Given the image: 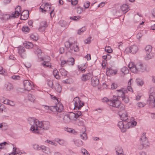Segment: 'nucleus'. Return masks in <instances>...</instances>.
I'll return each instance as SVG.
<instances>
[{"mask_svg": "<svg viewBox=\"0 0 155 155\" xmlns=\"http://www.w3.org/2000/svg\"><path fill=\"white\" fill-rule=\"evenodd\" d=\"M137 105L138 107H141L144 106L146 105V104L140 102L138 103Z\"/></svg>", "mask_w": 155, "mask_h": 155, "instance_id": "59", "label": "nucleus"}, {"mask_svg": "<svg viewBox=\"0 0 155 155\" xmlns=\"http://www.w3.org/2000/svg\"><path fill=\"white\" fill-rule=\"evenodd\" d=\"M53 74L55 78L57 79H59L60 76L59 75V72L56 69H54L53 71Z\"/></svg>", "mask_w": 155, "mask_h": 155, "instance_id": "35", "label": "nucleus"}, {"mask_svg": "<svg viewBox=\"0 0 155 155\" xmlns=\"http://www.w3.org/2000/svg\"><path fill=\"white\" fill-rule=\"evenodd\" d=\"M28 98L29 101L33 102H34L35 101L36 99L35 95L30 94H28Z\"/></svg>", "mask_w": 155, "mask_h": 155, "instance_id": "27", "label": "nucleus"}, {"mask_svg": "<svg viewBox=\"0 0 155 155\" xmlns=\"http://www.w3.org/2000/svg\"><path fill=\"white\" fill-rule=\"evenodd\" d=\"M39 10L41 12L44 13L51 11L50 15L51 17H52L54 15V14L53 13L54 8H52L51 5L48 3L42 4L40 7Z\"/></svg>", "mask_w": 155, "mask_h": 155, "instance_id": "4", "label": "nucleus"}, {"mask_svg": "<svg viewBox=\"0 0 155 155\" xmlns=\"http://www.w3.org/2000/svg\"><path fill=\"white\" fill-rule=\"evenodd\" d=\"M33 148L34 149L38 150H40V146H39L38 144H35L33 145Z\"/></svg>", "mask_w": 155, "mask_h": 155, "instance_id": "54", "label": "nucleus"}, {"mask_svg": "<svg viewBox=\"0 0 155 155\" xmlns=\"http://www.w3.org/2000/svg\"><path fill=\"white\" fill-rule=\"evenodd\" d=\"M86 30V29L85 27H82L78 31V33L79 35H81L84 31H85Z\"/></svg>", "mask_w": 155, "mask_h": 155, "instance_id": "48", "label": "nucleus"}, {"mask_svg": "<svg viewBox=\"0 0 155 155\" xmlns=\"http://www.w3.org/2000/svg\"><path fill=\"white\" fill-rule=\"evenodd\" d=\"M128 67L130 71L132 72L137 73V70L136 69L135 64H134L133 62H130L128 65Z\"/></svg>", "mask_w": 155, "mask_h": 155, "instance_id": "21", "label": "nucleus"}, {"mask_svg": "<svg viewBox=\"0 0 155 155\" xmlns=\"http://www.w3.org/2000/svg\"><path fill=\"white\" fill-rule=\"evenodd\" d=\"M81 151L83 153L84 155H89V154L87 151L84 149H82L81 150Z\"/></svg>", "mask_w": 155, "mask_h": 155, "instance_id": "56", "label": "nucleus"}, {"mask_svg": "<svg viewBox=\"0 0 155 155\" xmlns=\"http://www.w3.org/2000/svg\"><path fill=\"white\" fill-rule=\"evenodd\" d=\"M92 76L90 73H88L86 74H83L81 77V79L83 81H85L89 79Z\"/></svg>", "mask_w": 155, "mask_h": 155, "instance_id": "20", "label": "nucleus"}, {"mask_svg": "<svg viewBox=\"0 0 155 155\" xmlns=\"http://www.w3.org/2000/svg\"><path fill=\"white\" fill-rule=\"evenodd\" d=\"M69 2H71V4L72 5H75L78 4V1L77 0H75L72 1V0H69Z\"/></svg>", "mask_w": 155, "mask_h": 155, "instance_id": "61", "label": "nucleus"}, {"mask_svg": "<svg viewBox=\"0 0 155 155\" xmlns=\"http://www.w3.org/2000/svg\"><path fill=\"white\" fill-rule=\"evenodd\" d=\"M120 9L122 11L125 12V13H126L129 10V6L127 4H123L120 6Z\"/></svg>", "mask_w": 155, "mask_h": 155, "instance_id": "26", "label": "nucleus"}, {"mask_svg": "<svg viewBox=\"0 0 155 155\" xmlns=\"http://www.w3.org/2000/svg\"><path fill=\"white\" fill-rule=\"evenodd\" d=\"M35 48H36L37 50L35 51V52L37 54H40L41 53V49L37 47V46H35Z\"/></svg>", "mask_w": 155, "mask_h": 155, "instance_id": "62", "label": "nucleus"}, {"mask_svg": "<svg viewBox=\"0 0 155 155\" xmlns=\"http://www.w3.org/2000/svg\"><path fill=\"white\" fill-rule=\"evenodd\" d=\"M123 91H124L123 88H122L120 90H117V94L118 95V97H121V95H122V93H121L120 92L121 91L122 92L123 94L124 95H125L124 92Z\"/></svg>", "mask_w": 155, "mask_h": 155, "instance_id": "42", "label": "nucleus"}, {"mask_svg": "<svg viewBox=\"0 0 155 155\" xmlns=\"http://www.w3.org/2000/svg\"><path fill=\"white\" fill-rule=\"evenodd\" d=\"M56 106H50V110L53 112H58L60 113L61 112L63 109V106L62 104L60 103H56Z\"/></svg>", "mask_w": 155, "mask_h": 155, "instance_id": "7", "label": "nucleus"}, {"mask_svg": "<svg viewBox=\"0 0 155 155\" xmlns=\"http://www.w3.org/2000/svg\"><path fill=\"white\" fill-rule=\"evenodd\" d=\"M50 127V124L48 122H42V125L41 126V130H48L49 129Z\"/></svg>", "mask_w": 155, "mask_h": 155, "instance_id": "22", "label": "nucleus"}, {"mask_svg": "<svg viewBox=\"0 0 155 155\" xmlns=\"http://www.w3.org/2000/svg\"><path fill=\"white\" fill-rule=\"evenodd\" d=\"M12 78L14 80H18L20 79V76L19 75H13L12 77Z\"/></svg>", "mask_w": 155, "mask_h": 155, "instance_id": "58", "label": "nucleus"}, {"mask_svg": "<svg viewBox=\"0 0 155 155\" xmlns=\"http://www.w3.org/2000/svg\"><path fill=\"white\" fill-rule=\"evenodd\" d=\"M74 114L75 115L74 117V120H76V119L78 118H80V117L82 115V113L81 111H78L76 113H74Z\"/></svg>", "mask_w": 155, "mask_h": 155, "instance_id": "37", "label": "nucleus"}, {"mask_svg": "<svg viewBox=\"0 0 155 155\" xmlns=\"http://www.w3.org/2000/svg\"><path fill=\"white\" fill-rule=\"evenodd\" d=\"M60 73L62 76H65L67 74V72L63 68L60 69Z\"/></svg>", "mask_w": 155, "mask_h": 155, "instance_id": "44", "label": "nucleus"}, {"mask_svg": "<svg viewBox=\"0 0 155 155\" xmlns=\"http://www.w3.org/2000/svg\"><path fill=\"white\" fill-rule=\"evenodd\" d=\"M75 115L74 113L71 112L69 114L64 116L63 120V121L65 123H68L72 120H74Z\"/></svg>", "mask_w": 155, "mask_h": 155, "instance_id": "6", "label": "nucleus"}, {"mask_svg": "<svg viewBox=\"0 0 155 155\" xmlns=\"http://www.w3.org/2000/svg\"><path fill=\"white\" fill-rule=\"evenodd\" d=\"M47 148L44 145L40 146V150H42V151L44 152H45Z\"/></svg>", "mask_w": 155, "mask_h": 155, "instance_id": "55", "label": "nucleus"}, {"mask_svg": "<svg viewBox=\"0 0 155 155\" xmlns=\"http://www.w3.org/2000/svg\"><path fill=\"white\" fill-rule=\"evenodd\" d=\"M2 102L5 104L9 105L11 106H14L15 105V104L14 102L7 99L4 100Z\"/></svg>", "mask_w": 155, "mask_h": 155, "instance_id": "28", "label": "nucleus"}, {"mask_svg": "<svg viewBox=\"0 0 155 155\" xmlns=\"http://www.w3.org/2000/svg\"><path fill=\"white\" fill-rule=\"evenodd\" d=\"M31 38L35 41H37L38 39V38L37 35L32 34L30 36Z\"/></svg>", "mask_w": 155, "mask_h": 155, "instance_id": "46", "label": "nucleus"}, {"mask_svg": "<svg viewBox=\"0 0 155 155\" xmlns=\"http://www.w3.org/2000/svg\"><path fill=\"white\" fill-rule=\"evenodd\" d=\"M138 49L137 46L136 45H134L130 46V48H127L126 50L127 52H131L133 54H134L137 51Z\"/></svg>", "mask_w": 155, "mask_h": 155, "instance_id": "15", "label": "nucleus"}, {"mask_svg": "<svg viewBox=\"0 0 155 155\" xmlns=\"http://www.w3.org/2000/svg\"><path fill=\"white\" fill-rule=\"evenodd\" d=\"M18 52L21 58H24L26 57L25 51L22 46H19L18 48Z\"/></svg>", "mask_w": 155, "mask_h": 155, "instance_id": "14", "label": "nucleus"}, {"mask_svg": "<svg viewBox=\"0 0 155 155\" xmlns=\"http://www.w3.org/2000/svg\"><path fill=\"white\" fill-rule=\"evenodd\" d=\"M23 84L25 89L28 91L31 90L34 87L33 82L30 80H24Z\"/></svg>", "mask_w": 155, "mask_h": 155, "instance_id": "9", "label": "nucleus"}, {"mask_svg": "<svg viewBox=\"0 0 155 155\" xmlns=\"http://www.w3.org/2000/svg\"><path fill=\"white\" fill-rule=\"evenodd\" d=\"M146 133H143L141 136L140 140L141 141V143H143V144L148 145V143L147 137L145 136Z\"/></svg>", "mask_w": 155, "mask_h": 155, "instance_id": "18", "label": "nucleus"}, {"mask_svg": "<svg viewBox=\"0 0 155 155\" xmlns=\"http://www.w3.org/2000/svg\"><path fill=\"white\" fill-rule=\"evenodd\" d=\"M148 102L151 107H155V93L152 92L150 94Z\"/></svg>", "mask_w": 155, "mask_h": 155, "instance_id": "11", "label": "nucleus"}, {"mask_svg": "<svg viewBox=\"0 0 155 155\" xmlns=\"http://www.w3.org/2000/svg\"><path fill=\"white\" fill-rule=\"evenodd\" d=\"M121 71L122 72V73L125 74L127 73L128 71V70L127 68L126 67H123L121 69Z\"/></svg>", "mask_w": 155, "mask_h": 155, "instance_id": "49", "label": "nucleus"}, {"mask_svg": "<svg viewBox=\"0 0 155 155\" xmlns=\"http://www.w3.org/2000/svg\"><path fill=\"white\" fill-rule=\"evenodd\" d=\"M79 121L78 124L79 126H83V130L82 132H81L80 133V137L81 139L84 140H86L87 139V136L86 134L85 133L86 129L85 127L84 126V120L82 119L80 120V118L79 119Z\"/></svg>", "mask_w": 155, "mask_h": 155, "instance_id": "5", "label": "nucleus"}, {"mask_svg": "<svg viewBox=\"0 0 155 155\" xmlns=\"http://www.w3.org/2000/svg\"><path fill=\"white\" fill-rule=\"evenodd\" d=\"M81 17L80 16H74L73 17H71L70 19L74 21H77Z\"/></svg>", "mask_w": 155, "mask_h": 155, "instance_id": "63", "label": "nucleus"}, {"mask_svg": "<svg viewBox=\"0 0 155 155\" xmlns=\"http://www.w3.org/2000/svg\"><path fill=\"white\" fill-rule=\"evenodd\" d=\"M54 89L57 92L59 93L61 92L62 90V88L61 86L57 83H56L55 84Z\"/></svg>", "mask_w": 155, "mask_h": 155, "instance_id": "31", "label": "nucleus"}, {"mask_svg": "<svg viewBox=\"0 0 155 155\" xmlns=\"http://www.w3.org/2000/svg\"><path fill=\"white\" fill-rule=\"evenodd\" d=\"M55 141L58 143L60 145L63 146L65 143V141L63 139H58V138L55 139Z\"/></svg>", "mask_w": 155, "mask_h": 155, "instance_id": "38", "label": "nucleus"}, {"mask_svg": "<svg viewBox=\"0 0 155 155\" xmlns=\"http://www.w3.org/2000/svg\"><path fill=\"white\" fill-rule=\"evenodd\" d=\"M115 149L117 155H124L123 149L120 147H117Z\"/></svg>", "mask_w": 155, "mask_h": 155, "instance_id": "25", "label": "nucleus"}, {"mask_svg": "<svg viewBox=\"0 0 155 155\" xmlns=\"http://www.w3.org/2000/svg\"><path fill=\"white\" fill-rule=\"evenodd\" d=\"M73 101L74 103V108L79 109L84 105V103L81 102L79 97H76L74 98Z\"/></svg>", "mask_w": 155, "mask_h": 155, "instance_id": "10", "label": "nucleus"}, {"mask_svg": "<svg viewBox=\"0 0 155 155\" xmlns=\"http://www.w3.org/2000/svg\"><path fill=\"white\" fill-rule=\"evenodd\" d=\"M16 149L17 148H16L13 147V152L11 154H10L9 155H13V154L15 155L17 154L18 152L16 151Z\"/></svg>", "mask_w": 155, "mask_h": 155, "instance_id": "64", "label": "nucleus"}, {"mask_svg": "<svg viewBox=\"0 0 155 155\" xmlns=\"http://www.w3.org/2000/svg\"><path fill=\"white\" fill-rule=\"evenodd\" d=\"M24 44L25 48L28 49L32 48L33 46V44L32 43L29 42L24 43Z\"/></svg>", "mask_w": 155, "mask_h": 155, "instance_id": "33", "label": "nucleus"}, {"mask_svg": "<svg viewBox=\"0 0 155 155\" xmlns=\"http://www.w3.org/2000/svg\"><path fill=\"white\" fill-rule=\"evenodd\" d=\"M47 84L49 87L52 88H53V81L51 80H47Z\"/></svg>", "mask_w": 155, "mask_h": 155, "instance_id": "43", "label": "nucleus"}, {"mask_svg": "<svg viewBox=\"0 0 155 155\" xmlns=\"http://www.w3.org/2000/svg\"><path fill=\"white\" fill-rule=\"evenodd\" d=\"M11 17L13 18L12 17V15H10L8 14H4L2 15V19L5 21H6Z\"/></svg>", "mask_w": 155, "mask_h": 155, "instance_id": "36", "label": "nucleus"}, {"mask_svg": "<svg viewBox=\"0 0 155 155\" xmlns=\"http://www.w3.org/2000/svg\"><path fill=\"white\" fill-rule=\"evenodd\" d=\"M29 12L28 10L24 11L20 16V19L21 20H25L27 19L29 17Z\"/></svg>", "mask_w": 155, "mask_h": 155, "instance_id": "17", "label": "nucleus"}, {"mask_svg": "<svg viewBox=\"0 0 155 155\" xmlns=\"http://www.w3.org/2000/svg\"><path fill=\"white\" fill-rule=\"evenodd\" d=\"M12 84L9 82H7L4 85V89L7 91H10L13 89Z\"/></svg>", "mask_w": 155, "mask_h": 155, "instance_id": "24", "label": "nucleus"}, {"mask_svg": "<svg viewBox=\"0 0 155 155\" xmlns=\"http://www.w3.org/2000/svg\"><path fill=\"white\" fill-rule=\"evenodd\" d=\"M28 122L31 125L30 130L35 134H39L41 130L42 122L34 117H29Z\"/></svg>", "mask_w": 155, "mask_h": 155, "instance_id": "2", "label": "nucleus"}, {"mask_svg": "<svg viewBox=\"0 0 155 155\" xmlns=\"http://www.w3.org/2000/svg\"><path fill=\"white\" fill-rule=\"evenodd\" d=\"M48 62V61H44V62L42 63V64L44 67H50L51 68L52 66L51 65V64Z\"/></svg>", "mask_w": 155, "mask_h": 155, "instance_id": "39", "label": "nucleus"}, {"mask_svg": "<svg viewBox=\"0 0 155 155\" xmlns=\"http://www.w3.org/2000/svg\"><path fill=\"white\" fill-rule=\"evenodd\" d=\"M118 114L122 121H119L117 126L120 129L122 132H124L126 131L127 129L136 125L137 122L135 121L127 122L128 117L126 111H124L123 112H121V111L119 110Z\"/></svg>", "mask_w": 155, "mask_h": 155, "instance_id": "1", "label": "nucleus"}, {"mask_svg": "<svg viewBox=\"0 0 155 155\" xmlns=\"http://www.w3.org/2000/svg\"><path fill=\"white\" fill-rule=\"evenodd\" d=\"M74 142L75 144L78 147L80 146L83 144L82 141L80 140H76Z\"/></svg>", "mask_w": 155, "mask_h": 155, "instance_id": "41", "label": "nucleus"}, {"mask_svg": "<svg viewBox=\"0 0 155 155\" xmlns=\"http://www.w3.org/2000/svg\"><path fill=\"white\" fill-rule=\"evenodd\" d=\"M90 5V2L89 1L85 2L84 5V7L85 8H88Z\"/></svg>", "mask_w": 155, "mask_h": 155, "instance_id": "53", "label": "nucleus"}, {"mask_svg": "<svg viewBox=\"0 0 155 155\" xmlns=\"http://www.w3.org/2000/svg\"><path fill=\"white\" fill-rule=\"evenodd\" d=\"M83 11V9L81 7H78L77 8V12L78 14H81L82 12Z\"/></svg>", "mask_w": 155, "mask_h": 155, "instance_id": "51", "label": "nucleus"}, {"mask_svg": "<svg viewBox=\"0 0 155 155\" xmlns=\"http://www.w3.org/2000/svg\"><path fill=\"white\" fill-rule=\"evenodd\" d=\"M118 108V110H117L118 111V113L119 114V110L121 111V112H123L124 111H126L125 110V106L122 104L120 103V104L119 105V106L118 107H116Z\"/></svg>", "mask_w": 155, "mask_h": 155, "instance_id": "34", "label": "nucleus"}, {"mask_svg": "<svg viewBox=\"0 0 155 155\" xmlns=\"http://www.w3.org/2000/svg\"><path fill=\"white\" fill-rule=\"evenodd\" d=\"M46 141L47 142V143H48L50 144L51 145H54L55 146H56L58 145V144L56 143L53 141L47 140H46Z\"/></svg>", "mask_w": 155, "mask_h": 155, "instance_id": "50", "label": "nucleus"}, {"mask_svg": "<svg viewBox=\"0 0 155 155\" xmlns=\"http://www.w3.org/2000/svg\"><path fill=\"white\" fill-rule=\"evenodd\" d=\"M21 7L20 6H18L15 8L14 12L12 14V17L14 18H18L21 13Z\"/></svg>", "mask_w": 155, "mask_h": 155, "instance_id": "13", "label": "nucleus"}, {"mask_svg": "<svg viewBox=\"0 0 155 155\" xmlns=\"http://www.w3.org/2000/svg\"><path fill=\"white\" fill-rule=\"evenodd\" d=\"M68 64L70 66H73L74 64V59L73 58H68L67 61Z\"/></svg>", "mask_w": 155, "mask_h": 155, "instance_id": "32", "label": "nucleus"}, {"mask_svg": "<svg viewBox=\"0 0 155 155\" xmlns=\"http://www.w3.org/2000/svg\"><path fill=\"white\" fill-rule=\"evenodd\" d=\"M64 45L67 50L71 52H72L73 51L75 52L79 51V47L77 42L73 38H71L66 41Z\"/></svg>", "mask_w": 155, "mask_h": 155, "instance_id": "3", "label": "nucleus"}, {"mask_svg": "<svg viewBox=\"0 0 155 155\" xmlns=\"http://www.w3.org/2000/svg\"><path fill=\"white\" fill-rule=\"evenodd\" d=\"M137 73L138 72H143L146 70L147 65L141 62H138L135 64Z\"/></svg>", "mask_w": 155, "mask_h": 155, "instance_id": "8", "label": "nucleus"}, {"mask_svg": "<svg viewBox=\"0 0 155 155\" xmlns=\"http://www.w3.org/2000/svg\"><path fill=\"white\" fill-rule=\"evenodd\" d=\"M122 93V95H121V98L122 101L125 103H127L129 101V99L128 97L127 96H125V95L123 94V92L121 91H120Z\"/></svg>", "mask_w": 155, "mask_h": 155, "instance_id": "30", "label": "nucleus"}, {"mask_svg": "<svg viewBox=\"0 0 155 155\" xmlns=\"http://www.w3.org/2000/svg\"><path fill=\"white\" fill-rule=\"evenodd\" d=\"M22 30L23 31L28 32L29 30V28L28 26H23Z\"/></svg>", "mask_w": 155, "mask_h": 155, "instance_id": "52", "label": "nucleus"}, {"mask_svg": "<svg viewBox=\"0 0 155 155\" xmlns=\"http://www.w3.org/2000/svg\"><path fill=\"white\" fill-rule=\"evenodd\" d=\"M105 50L108 53H111L112 52V50L110 46L106 47L105 48Z\"/></svg>", "mask_w": 155, "mask_h": 155, "instance_id": "47", "label": "nucleus"}, {"mask_svg": "<svg viewBox=\"0 0 155 155\" xmlns=\"http://www.w3.org/2000/svg\"><path fill=\"white\" fill-rule=\"evenodd\" d=\"M117 98L115 100H109L107 102V104L110 106L114 107H118L120 104V102L117 100Z\"/></svg>", "mask_w": 155, "mask_h": 155, "instance_id": "12", "label": "nucleus"}, {"mask_svg": "<svg viewBox=\"0 0 155 155\" xmlns=\"http://www.w3.org/2000/svg\"><path fill=\"white\" fill-rule=\"evenodd\" d=\"M67 64H68V63H67V61H66L65 60H63V59H62V60L61 59V63H60V65L61 67H63L65 66Z\"/></svg>", "mask_w": 155, "mask_h": 155, "instance_id": "40", "label": "nucleus"}, {"mask_svg": "<svg viewBox=\"0 0 155 155\" xmlns=\"http://www.w3.org/2000/svg\"><path fill=\"white\" fill-rule=\"evenodd\" d=\"M117 87V85L114 83H113L111 85V89L112 90H114Z\"/></svg>", "mask_w": 155, "mask_h": 155, "instance_id": "60", "label": "nucleus"}, {"mask_svg": "<svg viewBox=\"0 0 155 155\" xmlns=\"http://www.w3.org/2000/svg\"><path fill=\"white\" fill-rule=\"evenodd\" d=\"M145 50L147 53L151 52L152 50V47L150 45H148L146 47Z\"/></svg>", "mask_w": 155, "mask_h": 155, "instance_id": "45", "label": "nucleus"}, {"mask_svg": "<svg viewBox=\"0 0 155 155\" xmlns=\"http://www.w3.org/2000/svg\"><path fill=\"white\" fill-rule=\"evenodd\" d=\"M107 73L109 75H114L117 73V71L113 70L111 68H107Z\"/></svg>", "mask_w": 155, "mask_h": 155, "instance_id": "23", "label": "nucleus"}, {"mask_svg": "<svg viewBox=\"0 0 155 155\" xmlns=\"http://www.w3.org/2000/svg\"><path fill=\"white\" fill-rule=\"evenodd\" d=\"M91 84L93 86H97L99 84L98 79L96 77H93L91 79Z\"/></svg>", "mask_w": 155, "mask_h": 155, "instance_id": "19", "label": "nucleus"}, {"mask_svg": "<svg viewBox=\"0 0 155 155\" xmlns=\"http://www.w3.org/2000/svg\"><path fill=\"white\" fill-rule=\"evenodd\" d=\"M136 81L138 85L141 86L143 84V81L139 79H137Z\"/></svg>", "mask_w": 155, "mask_h": 155, "instance_id": "57", "label": "nucleus"}, {"mask_svg": "<svg viewBox=\"0 0 155 155\" xmlns=\"http://www.w3.org/2000/svg\"><path fill=\"white\" fill-rule=\"evenodd\" d=\"M154 56V54L152 52H147V53L146 56L145 57V59L148 60L153 58Z\"/></svg>", "mask_w": 155, "mask_h": 155, "instance_id": "29", "label": "nucleus"}, {"mask_svg": "<svg viewBox=\"0 0 155 155\" xmlns=\"http://www.w3.org/2000/svg\"><path fill=\"white\" fill-rule=\"evenodd\" d=\"M47 26V23L46 21H41L40 23L38 30L41 32L44 31Z\"/></svg>", "mask_w": 155, "mask_h": 155, "instance_id": "16", "label": "nucleus"}]
</instances>
